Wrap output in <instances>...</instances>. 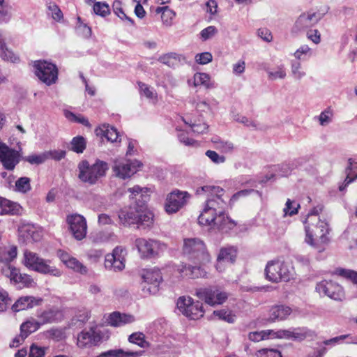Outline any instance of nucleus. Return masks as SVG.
Here are the masks:
<instances>
[{
    "mask_svg": "<svg viewBox=\"0 0 357 357\" xmlns=\"http://www.w3.org/2000/svg\"><path fill=\"white\" fill-rule=\"evenodd\" d=\"M128 191L130 193V198L131 199H135V201H140V198L143 199L144 202H146V196L143 195V188L139 185H135L132 188L128 189Z\"/></svg>",
    "mask_w": 357,
    "mask_h": 357,
    "instance_id": "obj_49",
    "label": "nucleus"
},
{
    "mask_svg": "<svg viewBox=\"0 0 357 357\" xmlns=\"http://www.w3.org/2000/svg\"><path fill=\"white\" fill-rule=\"evenodd\" d=\"M46 349V347L32 344L30 347L29 357H44Z\"/></svg>",
    "mask_w": 357,
    "mask_h": 357,
    "instance_id": "obj_58",
    "label": "nucleus"
},
{
    "mask_svg": "<svg viewBox=\"0 0 357 357\" xmlns=\"http://www.w3.org/2000/svg\"><path fill=\"white\" fill-rule=\"evenodd\" d=\"M195 295L211 306L221 305L228 298V294L220 290L218 287L199 288L195 290Z\"/></svg>",
    "mask_w": 357,
    "mask_h": 357,
    "instance_id": "obj_9",
    "label": "nucleus"
},
{
    "mask_svg": "<svg viewBox=\"0 0 357 357\" xmlns=\"http://www.w3.org/2000/svg\"><path fill=\"white\" fill-rule=\"evenodd\" d=\"M41 325L60 321L62 319L61 312L57 308H50L38 315Z\"/></svg>",
    "mask_w": 357,
    "mask_h": 357,
    "instance_id": "obj_24",
    "label": "nucleus"
},
{
    "mask_svg": "<svg viewBox=\"0 0 357 357\" xmlns=\"http://www.w3.org/2000/svg\"><path fill=\"white\" fill-rule=\"evenodd\" d=\"M271 334H268V330L262 331L261 332H251L248 335V338L252 342H259L266 338H268Z\"/></svg>",
    "mask_w": 357,
    "mask_h": 357,
    "instance_id": "obj_60",
    "label": "nucleus"
},
{
    "mask_svg": "<svg viewBox=\"0 0 357 357\" xmlns=\"http://www.w3.org/2000/svg\"><path fill=\"white\" fill-rule=\"evenodd\" d=\"M314 335V332L306 327L291 328V340L294 341L301 342Z\"/></svg>",
    "mask_w": 357,
    "mask_h": 357,
    "instance_id": "obj_33",
    "label": "nucleus"
},
{
    "mask_svg": "<svg viewBox=\"0 0 357 357\" xmlns=\"http://www.w3.org/2000/svg\"><path fill=\"white\" fill-rule=\"evenodd\" d=\"M194 85H202L206 89L214 88V83L211 82V77L205 73H197L194 75Z\"/></svg>",
    "mask_w": 357,
    "mask_h": 357,
    "instance_id": "obj_34",
    "label": "nucleus"
},
{
    "mask_svg": "<svg viewBox=\"0 0 357 357\" xmlns=\"http://www.w3.org/2000/svg\"><path fill=\"white\" fill-rule=\"evenodd\" d=\"M213 314L214 316L217 317L218 319L223 320L229 324H232L235 321L236 316L229 310H215L213 312Z\"/></svg>",
    "mask_w": 357,
    "mask_h": 357,
    "instance_id": "obj_42",
    "label": "nucleus"
},
{
    "mask_svg": "<svg viewBox=\"0 0 357 357\" xmlns=\"http://www.w3.org/2000/svg\"><path fill=\"white\" fill-rule=\"evenodd\" d=\"M321 17V15L317 13H303L296 20L294 30L295 31H301L309 28L318 23Z\"/></svg>",
    "mask_w": 357,
    "mask_h": 357,
    "instance_id": "obj_19",
    "label": "nucleus"
},
{
    "mask_svg": "<svg viewBox=\"0 0 357 357\" xmlns=\"http://www.w3.org/2000/svg\"><path fill=\"white\" fill-rule=\"evenodd\" d=\"M142 164L137 160L131 162L130 160H118L114 161V165L113 167V171L115 174L123 179L130 177L137 171V168L140 167Z\"/></svg>",
    "mask_w": 357,
    "mask_h": 357,
    "instance_id": "obj_17",
    "label": "nucleus"
},
{
    "mask_svg": "<svg viewBox=\"0 0 357 357\" xmlns=\"http://www.w3.org/2000/svg\"><path fill=\"white\" fill-rule=\"evenodd\" d=\"M217 32L218 30L214 26H209L200 32V36L202 40L205 41L214 36Z\"/></svg>",
    "mask_w": 357,
    "mask_h": 357,
    "instance_id": "obj_62",
    "label": "nucleus"
},
{
    "mask_svg": "<svg viewBox=\"0 0 357 357\" xmlns=\"http://www.w3.org/2000/svg\"><path fill=\"white\" fill-rule=\"evenodd\" d=\"M193 264H185L182 266L180 272L186 277L192 279L204 278L207 272L204 268L205 264H199L197 261H191Z\"/></svg>",
    "mask_w": 357,
    "mask_h": 357,
    "instance_id": "obj_20",
    "label": "nucleus"
},
{
    "mask_svg": "<svg viewBox=\"0 0 357 357\" xmlns=\"http://www.w3.org/2000/svg\"><path fill=\"white\" fill-rule=\"evenodd\" d=\"M306 233L305 242L313 247H316L317 243H326L329 238L327 234H329L328 224L319 219L317 225H312V227L306 225L305 227Z\"/></svg>",
    "mask_w": 357,
    "mask_h": 357,
    "instance_id": "obj_6",
    "label": "nucleus"
},
{
    "mask_svg": "<svg viewBox=\"0 0 357 357\" xmlns=\"http://www.w3.org/2000/svg\"><path fill=\"white\" fill-rule=\"evenodd\" d=\"M291 313V307L280 305L273 306L270 310L269 319L271 321L284 320Z\"/></svg>",
    "mask_w": 357,
    "mask_h": 357,
    "instance_id": "obj_26",
    "label": "nucleus"
},
{
    "mask_svg": "<svg viewBox=\"0 0 357 357\" xmlns=\"http://www.w3.org/2000/svg\"><path fill=\"white\" fill-rule=\"evenodd\" d=\"M348 163L349 166L346 169L347 176L344 182L339 185L340 192H343L347 186L357 177V162H354L351 158H349Z\"/></svg>",
    "mask_w": 357,
    "mask_h": 357,
    "instance_id": "obj_25",
    "label": "nucleus"
},
{
    "mask_svg": "<svg viewBox=\"0 0 357 357\" xmlns=\"http://www.w3.org/2000/svg\"><path fill=\"white\" fill-rule=\"evenodd\" d=\"M198 222L202 225L216 226L218 229L222 231H226L235 225L234 222L229 217H226L223 220L221 218L218 221V215L215 213V204L212 201H206L205 208L198 217Z\"/></svg>",
    "mask_w": 357,
    "mask_h": 357,
    "instance_id": "obj_2",
    "label": "nucleus"
},
{
    "mask_svg": "<svg viewBox=\"0 0 357 357\" xmlns=\"http://www.w3.org/2000/svg\"><path fill=\"white\" fill-rule=\"evenodd\" d=\"M113 11L114 13L122 20L127 21L131 25H134L133 20L127 16L126 14L123 12V8H121V2L119 0H116L114 1L113 5Z\"/></svg>",
    "mask_w": 357,
    "mask_h": 357,
    "instance_id": "obj_38",
    "label": "nucleus"
},
{
    "mask_svg": "<svg viewBox=\"0 0 357 357\" xmlns=\"http://www.w3.org/2000/svg\"><path fill=\"white\" fill-rule=\"evenodd\" d=\"M183 254L190 261L199 264H206L210 261V256L204 243L199 238H192L184 240Z\"/></svg>",
    "mask_w": 357,
    "mask_h": 357,
    "instance_id": "obj_4",
    "label": "nucleus"
},
{
    "mask_svg": "<svg viewBox=\"0 0 357 357\" xmlns=\"http://www.w3.org/2000/svg\"><path fill=\"white\" fill-rule=\"evenodd\" d=\"M175 15V12L169 8V6H167V8H165V10L162 12V15H161V20L163 24L165 26H171Z\"/></svg>",
    "mask_w": 357,
    "mask_h": 357,
    "instance_id": "obj_54",
    "label": "nucleus"
},
{
    "mask_svg": "<svg viewBox=\"0 0 357 357\" xmlns=\"http://www.w3.org/2000/svg\"><path fill=\"white\" fill-rule=\"evenodd\" d=\"M266 278L272 282H289L294 278V270L284 261H268L265 268Z\"/></svg>",
    "mask_w": 357,
    "mask_h": 357,
    "instance_id": "obj_3",
    "label": "nucleus"
},
{
    "mask_svg": "<svg viewBox=\"0 0 357 357\" xmlns=\"http://www.w3.org/2000/svg\"><path fill=\"white\" fill-rule=\"evenodd\" d=\"M93 9L95 14L101 17H105L110 13L109 5L104 2H96Z\"/></svg>",
    "mask_w": 357,
    "mask_h": 357,
    "instance_id": "obj_50",
    "label": "nucleus"
},
{
    "mask_svg": "<svg viewBox=\"0 0 357 357\" xmlns=\"http://www.w3.org/2000/svg\"><path fill=\"white\" fill-rule=\"evenodd\" d=\"M101 339L100 333L92 327L88 331H82L78 335L77 344L80 348L91 347L97 345Z\"/></svg>",
    "mask_w": 357,
    "mask_h": 357,
    "instance_id": "obj_18",
    "label": "nucleus"
},
{
    "mask_svg": "<svg viewBox=\"0 0 357 357\" xmlns=\"http://www.w3.org/2000/svg\"><path fill=\"white\" fill-rule=\"evenodd\" d=\"M15 276L13 281L15 284H22L23 286L29 287L33 283V280L30 275L26 274H22L20 271L17 270V273H15Z\"/></svg>",
    "mask_w": 357,
    "mask_h": 357,
    "instance_id": "obj_43",
    "label": "nucleus"
},
{
    "mask_svg": "<svg viewBox=\"0 0 357 357\" xmlns=\"http://www.w3.org/2000/svg\"><path fill=\"white\" fill-rule=\"evenodd\" d=\"M135 321V318L133 315L119 312H112L107 319L108 324L114 327L123 326L126 324L133 323Z\"/></svg>",
    "mask_w": 357,
    "mask_h": 357,
    "instance_id": "obj_22",
    "label": "nucleus"
},
{
    "mask_svg": "<svg viewBox=\"0 0 357 357\" xmlns=\"http://www.w3.org/2000/svg\"><path fill=\"white\" fill-rule=\"evenodd\" d=\"M70 150L77 153H82L86 146V141L82 136H77L72 139L70 142Z\"/></svg>",
    "mask_w": 357,
    "mask_h": 357,
    "instance_id": "obj_36",
    "label": "nucleus"
},
{
    "mask_svg": "<svg viewBox=\"0 0 357 357\" xmlns=\"http://www.w3.org/2000/svg\"><path fill=\"white\" fill-rule=\"evenodd\" d=\"M105 266L109 270L114 271H121L125 268V259L115 258L114 255H106Z\"/></svg>",
    "mask_w": 357,
    "mask_h": 357,
    "instance_id": "obj_31",
    "label": "nucleus"
},
{
    "mask_svg": "<svg viewBox=\"0 0 357 357\" xmlns=\"http://www.w3.org/2000/svg\"><path fill=\"white\" fill-rule=\"evenodd\" d=\"M256 357H282V354L280 351L271 349L263 348L256 351Z\"/></svg>",
    "mask_w": 357,
    "mask_h": 357,
    "instance_id": "obj_46",
    "label": "nucleus"
},
{
    "mask_svg": "<svg viewBox=\"0 0 357 357\" xmlns=\"http://www.w3.org/2000/svg\"><path fill=\"white\" fill-rule=\"evenodd\" d=\"M12 18V7L0 0V24H7Z\"/></svg>",
    "mask_w": 357,
    "mask_h": 357,
    "instance_id": "obj_35",
    "label": "nucleus"
},
{
    "mask_svg": "<svg viewBox=\"0 0 357 357\" xmlns=\"http://www.w3.org/2000/svg\"><path fill=\"white\" fill-rule=\"evenodd\" d=\"M135 245L143 257L151 258L159 256L166 248V245L157 240L139 238Z\"/></svg>",
    "mask_w": 357,
    "mask_h": 357,
    "instance_id": "obj_10",
    "label": "nucleus"
},
{
    "mask_svg": "<svg viewBox=\"0 0 357 357\" xmlns=\"http://www.w3.org/2000/svg\"><path fill=\"white\" fill-rule=\"evenodd\" d=\"M333 112L329 109H325L318 116L319 123L322 126L328 125L332 121Z\"/></svg>",
    "mask_w": 357,
    "mask_h": 357,
    "instance_id": "obj_56",
    "label": "nucleus"
},
{
    "mask_svg": "<svg viewBox=\"0 0 357 357\" xmlns=\"http://www.w3.org/2000/svg\"><path fill=\"white\" fill-rule=\"evenodd\" d=\"M96 133L97 136L105 137L107 141L111 142H117L118 139L120 137L119 132L114 127L109 126V125H104L102 128L96 129Z\"/></svg>",
    "mask_w": 357,
    "mask_h": 357,
    "instance_id": "obj_28",
    "label": "nucleus"
},
{
    "mask_svg": "<svg viewBox=\"0 0 357 357\" xmlns=\"http://www.w3.org/2000/svg\"><path fill=\"white\" fill-rule=\"evenodd\" d=\"M291 71L294 79L299 80L305 76V72L302 70L301 63L298 61H292Z\"/></svg>",
    "mask_w": 357,
    "mask_h": 357,
    "instance_id": "obj_45",
    "label": "nucleus"
},
{
    "mask_svg": "<svg viewBox=\"0 0 357 357\" xmlns=\"http://www.w3.org/2000/svg\"><path fill=\"white\" fill-rule=\"evenodd\" d=\"M109 168L108 163L100 159H96L93 164L83 160L77 165V177L82 182L93 185L106 176Z\"/></svg>",
    "mask_w": 357,
    "mask_h": 357,
    "instance_id": "obj_1",
    "label": "nucleus"
},
{
    "mask_svg": "<svg viewBox=\"0 0 357 357\" xmlns=\"http://www.w3.org/2000/svg\"><path fill=\"white\" fill-rule=\"evenodd\" d=\"M190 198L185 191L174 190L169 193L166 199L165 209L168 214L176 213L183 208Z\"/></svg>",
    "mask_w": 357,
    "mask_h": 357,
    "instance_id": "obj_12",
    "label": "nucleus"
},
{
    "mask_svg": "<svg viewBox=\"0 0 357 357\" xmlns=\"http://www.w3.org/2000/svg\"><path fill=\"white\" fill-rule=\"evenodd\" d=\"M89 312L87 310L79 311L72 319V323L76 324L79 322L80 324H84L89 319Z\"/></svg>",
    "mask_w": 357,
    "mask_h": 357,
    "instance_id": "obj_63",
    "label": "nucleus"
},
{
    "mask_svg": "<svg viewBox=\"0 0 357 357\" xmlns=\"http://www.w3.org/2000/svg\"><path fill=\"white\" fill-rule=\"evenodd\" d=\"M144 284L143 290L148 291L150 294H155L158 291V287L162 281V273L158 268L148 270L143 275Z\"/></svg>",
    "mask_w": 357,
    "mask_h": 357,
    "instance_id": "obj_15",
    "label": "nucleus"
},
{
    "mask_svg": "<svg viewBox=\"0 0 357 357\" xmlns=\"http://www.w3.org/2000/svg\"><path fill=\"white\" fill-rule=\"evenodd\" d=\"M31 179L28 177H20L15 181V190L22 193H26L30 191L31 188Z\"/></svg>",
    "mask_w": 357,
    "mask_h": 357,
    "instance_id": "obj_41",
    "label": "nucleus"
},
{
    "mask_svg": "<svg viewBox=\"0 0 357 357\" xmlns=\"http://www.w3.org/2000/svg\"><path fill=\"white\" fill-rule=\"evenodd\" d=\"M33 68L36 75L47 86L56 82L58 68L55 64L45 60H39L34 61Z\"/></svg>",
    "mask_w": 357,
    "mask_h": 357,
    "instance_id": "obj_8",
    "label": "nucleus"
},
{
    "mask_svg": "<svg viewBox=\"0 0 357 357\" xmlns=\"http://www.w3.org/2000/svg\"><path fill=\"white\" fill-rule=\"evenodd\" d=\"M128 341L139 346L141 348H147L149 347V342L145 340V335L143 333L137 332L131 334L128 337Z\"/></svg>",
    "mask_w": 357,
    "mask_h": 357,
    "instance_id": "obj_37",
    "label": "nucleus"
},
{
    "mask_svg": "<svg viewBox=\"0 0 357 357\" xmlns=\"http://www.w3.org/2000/svg\"><path fill=\"white\" fill-rule=\"evenodd\" d=\"M213 59V56L210 52H206L197 54L195 56V61L197 63L205 65L210 63Z\"/></svg>",
    "mask_w": 357,
    "mask_h": 357,
    "instance_id": "obj_64",
    "label": "nucleus"
},
{
    "mask_svg": "<svg viewBox=\"0 0 357 357\" xmlns=\"http://www.w3.org/2000/svg\"><path fill=\"white\" fill-rule=\"evenodd\" d=\"M24 265L29 269L43 274L60 276L61 271L49 264V261L40 257L36 253L26 250L24 252Z\"/></svg>",
    "mask_w": 357,
    "mask_h": 357,
    "instance_id": "obj_5",
    "label": "nucleus"
},
{
    "mask_svg": "<svg viewBox=\"0 0 357 357\" xmlns=\"http://www.w3.org/2000/svg\"><path fill=\"white\" fill-rule=\"evenodd\" d=\"M17 268L10 266L9 263H3V266L1 268V273L6 277L9 278L10 282H13L15 276V273H17Z\"/></svg>",
    "mask_w": 357,
    "mask_h": 357,
    "instance_id": "obj_59",
    "label": "nucleus"
},
{
    "mask_svg": "<svg viewBox=\"0 0 357 357\" xmlns=\"http://www.w3.org/2000/svg\"><path fill=\"white\" fill-rule=\"evenodd\" d=\"M153 223V215L150 212L139 211L136 225L140 229H149Z\"/></svg>",
    "mask_w": 357,
    "mask_h": 357,
    "instance_id": "obj_30",
    "label": "nucleus"
},
{
    "mask_svg": "<svg viewBox=\"0 0 357 357\" xmlns=\"http://www.w3.org/2000/svg\"><path fill=\"white\" fill-rule=\"evenodd\" d=\"M316 291L323 296H327L335 301H342L344 298L342 287L331 280H322L316 285Z\"/></svg>",
    "mask_w": 357,
    "mask_h": 357,
    "instance_id": "obj_13",
    "label": "nucleus"
},
{
    "mask_svg": "<svg viewBox=\"0 0 357 357\" xmlns=\"http://www.w3.org/2000/svg\"><path fill=\"white\" fill-rule=\"evenodd\" d=\"M344 340H347V343H354V339L350 334L342 335L337 336L329 340H324L323 344L326 346H334L337 344L342 342Z\"/></svg>",
    "mask_w": 357,
    "mask_h": 357,
    "instance_id": "obj_40",
    "label": "nucleus"
},
{
    "mask_svg": "<svg viewBox=\"0 0 357 357\" xmlns=\"http://www.w3.org/2000/svg\"><path fill=\"white\" fill-rule=\"evenodd\" d=\"M178 310L190 319H198L204 315L203 305L199 301L194 302L188 297H180L176 303Z\"/></svg>",
    "mask_w": 357,
    "mask_h": 357,
    "instance_id": "obj_11",
    "label": "nucleus"
},
{
    "mask_svg": "<svg viewBox=\"0 0 357 357\" xmlns=\"http://www.w3.org/2000/svg\"><path fill=\"white\" fill-rule=\"evenodd\" d=\"M299 208L300 205L298 204H296L295 202H292L288 199L283 209L284 215L292 216L298 213V210Z\"/></svg>",
    "mask_w": 357,
    "mask_h": 357,
    "instance_id": "obj_48",
    "label": "nucleus"
},
{
    "mask_svg": "<svg viewBox=\"0 0 357 357\" xmlns=\"http://www.w3.org/2000/svg\"><path fill=\"white\" fill-rule=\"evenodd\" d=\"M64 115L67 119L72 122L79 123L87 127L90 126L88 119L81 115L77 116L75 114L68 110L64 111Z\"/></svg>",
    "mask_w": 357,
    "mask_h": 357,
    "instance_id": "obj_44",
    "label": "nucleus"
},
{
    "mask_svg": "<svg viewBox=\"0 0 357 357\" xmlns=\"http://www.w3.org/2000/svg\"><path fill=\"white\" fill-rule=\"evenodd\" d=\"M1 255H3V259L4 263H10L15 258H16L17 255V249L16 246H11L8 250H1Z\"/></svg>",
    "mask_w": 357,
    "mask_h": 357,
    "instance_id": "obj_47",
    "label": "nucleus"
},
{
    "mask_svg": "<svg viewBox=\"0 0 357 357\" xmlns=\"http://www.w3.org/2000/svg\"><path fill=\"white\" fill-rule=\"evenodd\" d=\"M237 256V249L234 246H227L222 248L218 256V263L216 268H220V266L223 263L233 264Z\"/></svg>",
    "mask_w": 357,
    "mask_h": 357,
    "instance_id": "obj_23",
    "label": "nucleus"
},
{
    "mask_svg": "<svg viewBox=\"0 0 357 357\" xmlns=\"http://www.w3.org/2000/svg\"><path fill=\"white\" fill-rule=\"evenodd\" d=\"M178 139L180 142L188 146H195L198 145V142L196 140L189 138L188 133L183 130L178 134Z\"/></svg>",
    "mask_w": 357,
    "mask_h": 357,
    "instance_id": "obj_57",
    "label": "nucleus"
},
{
    "mask_svg": "<svg viewBox=\"0 0 357 357\" xmlns=\"http://www.w3.org/2000/svg\"><path fill=\"white\" fill-rule=\"evenodd\" d=\"M0 162L5 169L12 171L20 162V154L3 143L0 148Z\"/></svg>",
    "mask_w": 357,
    "mask_h": 357,
    "instance_id": "obj_16",
    "label": "nucleus"
},
{
    "mask_svg": "<svg viewBox=\"0 0 357 357\" xmlns=\"http://www.w3.org/2000/svg\"><path fill=\"white\" fill-rule=\"evenodd\" d=\"M335 273L343 278L350 279L357 284V272L340 268L335 270Z\"/></svg>",
    "mask_w": 357,
    "mask_h": 357,
    "instance_id": "obj_53",
    "label": "nucleus"
},
{
    "mask_svg": "<svg viewBox=\"0 0 357 357\" xmlns=\"http://www.w3.org/2000/svg\"><path fill=\"white\" fill-rule=\"evenodd\" d=\"M144 351L139 350L137 351H123V349L109 350L101 353L96 357H139L143 355Z\"/></svg>",
    "mask_w": 357,
    "mask_h": 357,
    "instance_id": "obj_27",
    "label": "nucleus"
},
{
    "mask_svg": "<svg viewBox=\"0 0 357 357\" xmlns=\"http://www.w3.org/2000/svg\"><path fill=\"white\" fill-rule=\"evenodd\" d=\"M66 221L75 238L81 241L85 238L87 225L84 216L77 213L71 214L67 216Z\"/></svg>",
    "mask_w": 357,
    "mask_h": 357,
    "instance_id": "obj_14",
    "label": "nucleus"
},
{
    "mask_svg": "<svg viewBox=\"0 0 357 357\" xmlns=\"http://www.w3.org/2000/svg\"><path fill=\"white\" fill-rule=\"evenodd\" d=\"M138 213L139 211L133 209L121 210L119 213L120 222L125 226L136 224Z\"/></svg>",
    "mask_w": 357,
    "mask_h": 357,
    "instance_id": "obj_29",
    "label": "nucleus"
},
{
    "mask_svg": "<svg viewBox=\"0 0 357 357\" xmlns=\"http://www.w3.org/2000/svg\"><path fill=\"white\" fill-rule=\"evenodd\" d=\"M66 266L82 274L86 273L87 272L86 267L84 266L80 261H79L76 258L73 257L66 264Z\"/></svg>",
    "mask_w": 357,
    "mask_h": 357,
    "instance_id": "obj_51",
    "label": "nucleus"
},
{
    "mask_svg": "<svg viewBox=\"0 0 357 357\" xmlns=\"http://www.w3.org/2000/svg\"><path fill=\"white\" fill-rule=\"evenodd\" d=\"M0 208L1 215L11 214L14 215L17 213L20 210V206L6 198L0 197Z\"/></svg>",
    "mask_w": 357,
    "mask_h": 357,
    "instance_id": "obj_32",
    "label": "nucleus"
},
{
    "mask_svg": "<svg viewBox=\"0 0 357 357\" xmlns=\"http://www.w3.org/2000/svg\"><path fill=\"white\" fill-rule=\"evenodd\" d=\"M41 298H36L31 296H22L19 298L12 305V310L14 312L24 310L33 307L38 306L42 303Z\"/></svg>",
    "mask_w": 357,
    "mask_h": 357,
    "instance_id": "obj_21",
    "label": "nucleus"
},
{
    "mask_svg": "<svg viewBox=\"0 0 357 357\" xmlns=\"http://www.w3.org/2000/svg\"><path fill=\"white\" fill-rule=\"evenodd\" d=\"M267 73L268 79L272 80L276 79H284L286 77V71L283 65L278 66L275 71H268Z\"/></svg>",
    "mask_w": 357,
    "mask_h": 357,
    "instance_id": "obj_55",
    "label": "nucleus"
},
{
    "mask_svg": "<svg viewBox=\"0 0 357 357\" xmlns=\"http://www.w3.org/2000/svg\"><path fill=\"white\" fill-rule=\"evenodd\" d=\"M224 189L215 185H204L197 189V194L202 195L203 193H209L211 198H208L206 201H212L214 202L215 213L218 215V220L222 218H226L228 217L225 212V207L226 205V202L222 199V196L224 194Z\"/></svg>",
    "mask_w": 357,
    "mask_h": 357,
    "instance_id": "obj_7",
    "label": "nucleus"
},
{
    "mask_svg": "<svg viewBox=\"0 0 357 357\" xmlns=\"http://www.w3.org/2000/svg\"><path fill=\"white\" fill-rule=\"evenodd\" d=\"M41 326L39 321L31 320L23 323L20 326V331L27 335L36 331Z\"/></svg>",
    "mask_w": 357,
    "mask_h": 357,
    "instance_id": "obj_39",
    "label": "nucleus"
},
{
    "mask_svg": "<svg viewBox=\"0 0 357 357\" xmlns=\"http://www.w3.org/2000/svg\"><path fill=\"white\" fill-rule=\"evenodd\" d=\"M10 298L4 290H0V312H4L10 305Z\"/></svg>",
    "mask_w": 357,
    "mask_h": 357,
    "instance_id": "obj_61",
    "label": "nucleus"
},
{
    "mask_svg": "<svg viewBox=\"0 0 357 357\" xmlns=\"http://www.w3.org/2000/svg\"><path fill=\"white\" fill-rule=\"evenodd\" d=\"M268 334L275 338L291 340V328L280 329L276 331L268 330Z\"/></svg>",
    "mask_w": 357,
    "mask_h": 357,
    "instance_id": "obj_52",
    "label": "nucleus"
}]
</instances>
